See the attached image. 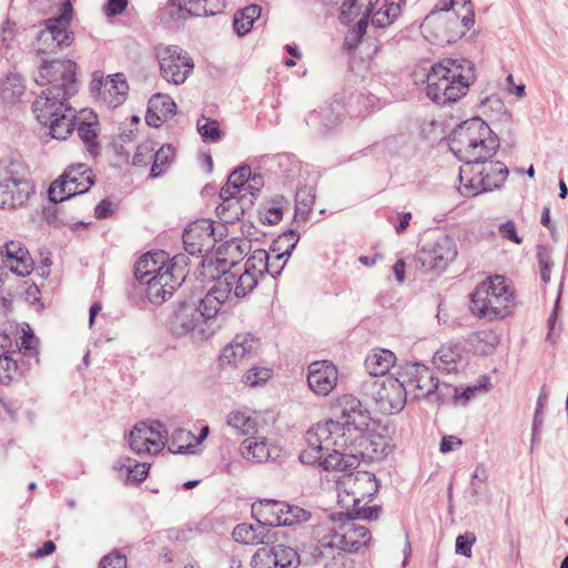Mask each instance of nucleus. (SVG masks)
<instances>
[{"label": "nucleus", "instance_id": "obj_1", "mask_svg": "<svg viewBox=\"0 0 568 568\" xmlns=\"http://www.w3.org/2000/svg\"><path fill=\"white\" fill-rule=\"evenodd\" d=\"M136 280L146 286L145 294L153 304H162L185 280V268L176 257L164 251L146 253L135 264Z\"/></svg>", "mask_w": 568, "mask_h": 568}, {"label": "nucleus", "instance_id": "obj_2", "mask_svg": "<svg viewBox=\"0 0 568 568\" xmlns=\"http://www.w3.org/2000/svg\"><path fill=\"white\" fill-rule=\"evenodd\" d=\"M356 519L358 518L353 513H338L314 528L317 550L322 556L333 555L335 550L358 552L369 545V529Z\"/></svg>", "mask_w": 568, "mask_h": 568}, {"label": "nucleus", "instance_id": "obj_3", "mask_svg": "<svg viewBox=\"0 0 568 568\" xmlns=\"http://www.w3.org/2000/svg\"><path fill=\"white\" fill-rule=\"evenodd\" d=\"M475 80L474 67L465 59H443L426 75V95L438 104L456 102Z\"/></svg>", "mask_w": 568, "mask_h": 568}, {"label": "nucleus", "instance_id": "obj_4", "mask_svg": "<svg viewBox=\"0 0 568 568\" xmlns=\"http://www.w3.org/2000/svg\"><path fill=\"white\" fill-rule=\"evenodd\" d=\"M518 307L517 290L504 275H490L476 285L470 295L469 310L475 317L500 321L511 316Z\"/></svg>", "mask_w": 568, "mask_h": 568}, {"label": "nucleus", "instance_id": "obj_5", "mask_svg": "<svg viewBox=\"0 0 568 568\" xmlns=\"http://www.w3.org/2000/svg\"><path fill=\"white\" fill-rule=\"evenodd\" d=\"M378 489V480L369 471L358 470L344 475L337 481L338 504L359 519L375 520L381 514V507L368 506V503Z\"/></svg>", "mask_w": 568, "mask_h": 568}, {"label": "nucleus", "instance_id": "obj_6", "mask_svg": "<svg viewBox=\"0 0 568 568\" xmlns=\"http://www.w3.org/2000/svg\"><path fill=\"white\" fill-rule=\"evenodd\" d=\"M449 146L459 160L470 164L490 158L498 148V141L481 119L474 118L454 131Z\"/></svg>", "mask_w": 568, "mask_h": 568}, {"label": "nucleus", "instance_id": "obj_7", "mask_svg": "<svg viewBox=\"0 0 568 568\" xmlns=\"http://www.w3.org/2000/svg\"><path fill=\"white\" fill-rule=\"evenodd\" d=\"M71 97H59L57 89H45L34 100L32 110L49 134L55 140H67L75 129L77 111L69 103Z\"/></svg>", "mask_w": 568, "mask_h": 568}, {"label": "nucleus", "instance_id": "obj_8", "mask_svg": "<svg viewBox=\"0 0 568 568\" xmlns=\"http://www.w3.org/2000/svg\"><path fill=\"white\" fill-rule=\"evenodd\" d=\"M305 448L300 454V460L306 465H316L325 452L346 444L338 420L328 418L311 427L305 434Z\"/></svg>", "mask_w": 568, "mask_h": 568}, {"label": "nucleus", "instance_id": "obj_9", "mask_svg": "<svg viewBox=\"0 0 568 568\" xmlns=\"http://www.w3.org/2000/svg\"><path fill=\"white\" fill-rule=\"evenodd\" d=\"M332 415L342 426V433H349L352 436L367 434L372 427H376V420L371 417L369 412L362 405L361 400L349 394L335 398L331 405Z\"/></svg>", "mask_w": 568, "mask_h": 568}, {"label": "nucleus", "instance_id": "obj_10", "mask_svg": "<svg viewBox=\"0 0 568 568\" xmlns=\"http://www.w3.org/2000/svg\"><path fill=\"white\" fill-rule=\"evenodd\" d=\"M34 191L27 169L22 164L11 162L7 168L6 176L0 181V207L20 209L28 203Z\"/></svg>", "mask_w": 568, "mask_h": 568}, {"label": "nucleus", "instance_id": "obj_11", "mask_svg": "<svg viewBox=\"0 0 568 568\" xmlns=\"http://www.w3.org/2000/svg\"><path fill=\"white\" fill-rule=\"evenodd\" d=\"M155 58L161 78L174 85L183 84L194 70L192 57L179 45L159 44Z\"/></svg>", "mask_w": 568, "mask_h": 568}, {"label": "nucleus", "instance_id": "obj_12", "mask_svg": "<svg viewBox=\"0 0 568 568\" xmlns=\"http://www.w3.org/2000/svg\"><path fill=\"white\" fill-rule=\"evenodd\" d=\"M72 18L71 1L63 0L59 17L45 20L44 29L38 36V52L53 53L57 49L71 45L74 39L70 30Z\"/></svg>", "mask_w": 568, "mask_h": 568}, {"label": "nucleus", "instance_id": "obj_13", "mask_svg": "<svg viewBox=\"0 0 568 568\" xmlns=\"http://www.w3.org/2000/svg\"><path fill=\"white\" fill-rule=\"evenodd\" d=\"M93 178V172L87 164H71L51 183L48 191L49 199L58 203L77 194H82L92 186Z\"/></svg>", "mask_w": 568, "mask_h": 568}, {"label": "nucleus", "instance_id": "obj_14", "mask_svg": "<svg viewBox=\"0 0 568 568\" xmlns=\"http://www.w3.org/2000/svg\"><path fill=\"white\" fill-rule=\"evenodd\" d=\"M252 516L264 527L292 526L307 520L308 513L284 501L265 499L252 505Z\"/></svg>", "mask_w": 568, "mask_h": 568}, {"label": "nucleus", "instance_id": "obj_15", "mask_svg": "<svg viewBox=\"0 0 568 568\" xmlns=\"http://www.w3.org/2000/svg\"><path fill=\"white\" fill-rule=\"evenodd\" d=\"M36 81L40 85L50 84L48 89H57L59 97H72L78 91L77 63L71 60L43 62Z\"/></svg>", "mask_w": 568, "mask_h": 568}, {"label": "nucleus", "instance_id": "obj_16", "mask_svg": "<svg viewBox=\"0 0 568 568\" xmlns=\"http://www.w3.org/2000/svg\"><path fill=\"white\" fill-rule=\"evenodd\" d=\"M129 446L136 455H156L168 443V433L159 422H139L131 429Z\"/></svg>", "mask_w": 568, "mask_h": 568}, {"label": "nucleus", "instance_id": "obj_17", "mask_svg": "<svg viewBox=\"0 0 568 568\" xmlns=\"http://www.w3.org/2000/svg\"><path fill=\"white\" fill-rule=\"evenodd\" d=\"M457 255L458 251L454 239L447 234H440L420 250L419 261L425 268L445 271Z\"/></svg>", "mask_w": 568, "mask_h": 568}, {"label": "nucleus", "instance_id": "obj_18", "mask_svg": "<svg viewBox=\"0 0 568 568\" xmlns=\"http://www.w3.org/2000/svg\"><path fill=\"white\" fill-rule=\"evenodd\" d=\"M400 381L414 399L425 398L437 388L438 382L432 369L419 363L406 364L399 369Z\"/></svg>", "mask_w": 568, "mask_h": 568}, {"label": "nucleus", "instance_id": "obj_19", "mask_svg": "<svg viewBox=\"0 0 568 568\" xmlns=\"http://www.w3.org/2000/svg\"><path fill=\"white\" fill-rule=\"evenodd\" d=\"M301 564L298 552L285 545H274L258 548L251 559L253 568H297Z\"/></svg>", "mask_w": 568, "mask_h": 568}, {"label": "nucleus", "instance_id": "obj_20", "mask_svg": "<svg viewBox=\"0 0 568 568\" xmlns=\"http://www.w3.org/2000/svg\"><path fill=\"white\" fill-rule=\"evenodd\" d=\"M399 371L397 374L385 376L376 392V403L387 415L400 412L407 402L408 390L405 387Z\"/></svg>", "mask_w": 568, "mask_h": 568}, {"label": "nucleus", "instance_id": "obj_21", "mask_svg": "<svg viewBox=\"0 0 568 568\" xmlns=\"http://www.w3.org/2000/svg\"><path fill=\"white\" fill-rule=\"evenodd\" d=\"M258 341L248 334L236 335L220 355L223 367H239L257 354Z\"/></svg>", "mask_w": 568, "mask_h": 568}, {"label": "nucleus", "instance_id": "obj_22", "mask_svg": "<svg viewBox=\"0 0 568 568\" xmlns=\"http://www.w3.org/2000/svg\"><path fill=\"white\" fill-rule=\"evenodd\" d=\"M214 243L213 221L209 219L194 221L183 233V244L191 255L207 252Z\"/></svg>", "mask_w": 568, "mask_h": 568}, {"label": "nucleus", "instance_id": "obj_23", "mask_svg": "<svg viewBox=\"0 0 568 568\" xmlns=\"http://www.w3.org/2000/svg\"><path fill=\"white\" fill-rule=\"evenodd\" d=\"M338 382L337 367L329 361H315L308 365L307 383L311 390L318 396H326Z\"/></svg>", "mask_w": 568, "mask_h": 568}, {"label": "nucleus", "instance_id": "obj_24", "mask_svg": "<svg viewBox=\"0 0 568 568\" xmlns=\"http://www.w3.org/2000/svg\"><path fill=\"white\" fill-rule=\"evenodd\" d=\"M205 324L195 300L179 303L170 320L171 332L178 336L186 335Z\"/></svg>", "mask_w": 568, "mask_h": 568}, {"label": "nucleus", "instance_id": "obj_25", "mask_svg": "<svg viewBox=\"0 0 568 568\" xmlns=\"http://www.w3.org/2000/svg\"><path fill=\"white\" fill-rule=\"evenodd\" d=\"M2 263L14 274L27 276L33 271L34 262L29 250L19 241H9L0 250Z\"/></svg>", "mask_w": 568, "mask_h": 568}, {"label": "nucleus", "instance_id": "obj_26", "mask_svg": "<svg viewBox=\"0 0 568 568\" xmlns=\"http://www.w3.org/2000/svg\"><path fill=\"white\" fill-rule=\"evenodd\" d=\"M220 285L227 293L229 297L234 294L235 297H244L251 293L258 284V281L244 268L233 265L231 270L223 272L217 278Z\"/></svg>", "mask_w": 568, "mask_h": 568}, {"label": "nucleus", "instance_id": "obj_27", "mask_svg": "<svg viewBox=\"0 0 568 568\" xmlns=\"http://www.w3.org/2000/svg\"><path fill=\"white\" fill-rule=\"evenodd\" d=\"M281 447L266 437L246 438L241 444V454L247 460L265 463L280 456Z\"/></svg>", "mask_w": 568, "mask_h": 568}, {"label": "nucleus", "instance_id": "obj_28", "mask_svg": "<svg viewBox=\"0 0 568 568\" xmlns=\"http://www.w3.org/2000/svg\"><path fill=\"white\" fill-rule=\"evenodd\" d=\"M176 113L174 100L165 93L153 94L148 103L145 121L150 126L159 128Z\"/></svg>", "mask_w": 568, "mask_h": 568}, {"label": "nucleus", "instance_id": "obj_29", "mask_svg": "<svg viewBox=\"0 0 568 568\" xmlns=\"http://www.w3.org/2000/svg\"><path fill=\"white\" fill-rule=\"evenodd\" d=\"M232 536L236 542L243 545H270L276 540L271 529L258 521L255 525L247 523L236 525Z\"/></svg>", "mask_w": 568, "mask_h": 568}, {"label": "nucleus", "instance_id": "obj_30", "mask_svg": "<svg viewBox=\"0 0 568 568\" xmlns=\"http://www.w3.org/2000/svg\"><path fill=\"white\" fill-rule=\"evenodd\" d=\"M379 429L381 426L376 422V427H372L367 434H361L359 436L354 437V440L358 442L362 455H366L374 459L381 458L387 454L389 440L385 434L379 432Z\"/></svg>", "mask_w": 568, "mask_h": 568}, {"label": "nucleus", "instance_id": "obj_31", "mask_svg": "<svg viewBox=\"0 0 568 568\" xmlns=\"http://www.w3.org/2000/svg\"><path fill=\"white\" fill-rule=\"evenodd\" d=\"M78 125V134L88 151L92 155H97L99 153V131L100 124L98 115L91 110H82L80 112Z\"/></svg>", "mask_w": 568, "mask_h": 568}, {"label": "nucleus", "instance_id": "obj_32", "mask_svg": "<svg viewBox=\"0 0 568 568\" xmlns=\"http://www.w3.org/2000/svg\"><path fill=\"white\" fill-rule=\"evenodd\" d=\"M229 300L227 293L220 285V282L216 280L210 291L204 295L200 301H195L197 303L199 311L203 320L206 322L215 317L221 310L222 305Z\"/></svg>", "mask_w": 568, "mask_h": 568}, {"label": "nucleus", "instance_id": "obj_33", "mask_svg": "<svg viewBox=\"0 0 568 568\" xmlns=\"http://www.w3.org/2000/svg\"><path fill=\"white\" fill-rule=\"evenodd\" d=\"M400 11V4L395 0H376L374 4L368 6L367 17L371 16L372 24L385 28L393 23Z\"/></svg>", "mask_w": 568, "mask_h": 568}, {"label": "nucleus", "instance_id": "obj_34", "mask_svg": "<svg viewBox=\"0 0 568 568\" xmlns=\"http://www.w3.org/2000/svg\"><path fill=\"white\" fill-rule=\"evenodd\" d=\"M239 194V190L229 181L220 191L222 203L217 205L216 212L217 215H220V217L226 222L240 219V216L243 214V210L240 207L237 201Z\"/></svg>", "mask_w": 568, "mask_h": 568}, {"label": "nucleus", "instance_id": "obj_35", "mask_svg": "<svg viewBox=\"0 0 568 568\" xmlns=\"http://www.w3.org/2000/svg\"><path fill=\"white\" fill-rule=\"evenodd\" d=\"M317 464L327 471H347L356 468L359 464V459L354 454H344L338 447H333L329 452H325Z\"/></svg>", "mask_w": 568, "mask_h": 568}, {"label": "nucleus", "instance_id": "obj_36", "mask_svg": "<svg viewBox=\"0 0 568 568\" xmlns=\"http://www.w3.org/2000/svg\"><path fill=\"white\" fill-rule=\"evenodd\" d=\"M396 356L385 348L373 349L365 359V368L372 376H387L388 371L395 365Z\"/></svg>", "mask_w": 568, "mask_h": 568}, {"label": "nucleus", "instance_id": "obj_37", "mask_svg": "<svg viewBox=\"0 0 568 568\" xmlns=\"http://www.w3.org/2000/svg\"><path fill=\"white\" fill-rule=\"evenodd\" d=\"M226 424L243 436L253 435L257 432L258 414L248 409H234L227 414Z\"/></svg>", "mask_w": 568, "mask_h": 568}, {"label": "nucleus", "instance_id": "obj_38", "mask_svg": "<svg viewBox=\"0 0 568 568\" xmlns=\"http://www.w3.org/2000/svg\"><path fill=\"white\" fill-rule=\"evenodd\" d=\"M106 87L101 92V101L109 108H116L122 104L129 90L125 77L122 73L110 75Z\"/></svg>", "mask_w": 568, "mask_h": 568}, {"label": "nucleus", "instance_id": "obj_39", "mask_svg": "<svg viewBox=\"0 0 568 568\" xmlns=\"http://www.w3.org/2000/svg\"><path fill=\"white\" fill-rule=\"evenodd\" d=\"M462 362V353L458 346L453 344H443L433 358V363L437 369L444 373L457 372Z\"/></svg>", "mask_w": 568, "mask_h": 568}, {"label": "nucleus", "instance_id": "obj_40", "mask_svg": "<svg viewBox=\"0 0 568 568\" xmlns=\"http://www.w3.org/2000/svg\"><path fill=\"white\" fill-rule=\"evenodd\" d=\"M480 162L460 170V191L466 196H474L485 192Z\"/></svg>", "mask_w": 568, "mask_h": 568}, {"label": "nucleus", "instance_id": "obj_41", "mask_svg": "<svg viewBox=\"0 0 568 568\" xmlns=\"http://www.w3.org/2000/svg\"><path fill=\"white\" fill-rule=\"evenodd\" d=\"M483 171V183L485 192L494 191L500 187L508 176L507 166L498 161L480 162Z\"/></svg>", "mask_w": 568, "mask_h": 568}, {"label": "nucleus", "instance_id": "obj_42", "mask_svg": "<svg viewBox=\"0 0 568 568\" xmlns=\"http://www.w3.org/2000/svg\"><path fill=\"white\" fill-rule=\"evenodd\" d=\"M468 343L474 353L487 355L499 344V336L494 329H483L470 334Z\"/></svg>", "mask_w": 568, "mask_h": 568}, {"label": "nucleus", "instance_id": "obj_43", "mask_svg": "<svg viewBox=\"0 0 568 568\" xmlns=\"http://www.w3.org/2000/svg\"><path fill=\"white\" fill-rule=\"evenodd\" d=\"M271 267L270 254L265 250H254L246 258L242 268L260 281L265 273H272Z\"/></svg>", "mask_w": 568, "mask_h": 568}, {"label": "nucleus", "instance_id": "obj_44", "mask_svg": "<svg viewBox=\"0 0 568 568\" xmlns=\"http://www.w3.org/2000/svg\"><path fill=\"white\" fill-rule=\"evenodd\" d=\"M261 16V8L257 4H251L240 10L234 16L233 27L237 34L243 36L251 31L254 21Z\"/></svg>", "mask_w": 568, "mask_h": 568}, {"label": "nucleus", "instance_id": "obj_45", "mask_svg": "<svg viewBox=\"0 0 568 568\" xmlns=\"http://www.w3.org/2000/svg\"><path fill=\"white\" fill-rule=\"evenodd\" d=\"M201 438L193 435L192 432L186 429H176L169 444L170 452L174 454L185 453L189 448L196 446Z\"/></svg>", "mask_w": 568, "mask_h": 568}, {"label": "nucleus", "instance_id": "obj_46", "mask_svg": "<svg viewBox=\"0 0 568 568\" xmlns=\"http://www.w3.org/2000/svg\"><path fill=\"white\" fill-rule=\"evenodd\" d=\"M196 129L203 141L215 143L223 136V131L220 123L207 116H200L196 121Z\"/></svg>", "mask_w": 568, "mask_h": 568}, {"label": "nucleus", "instance_id": "obj_47", "mask_svg": "<svg viewBox=\"0 0 568 568\" xmlns=\"http://www.w3.org/2000/svg\"><path fill=\"white\" fill-rule=\"evenodd\" d=\"M371 0H345L341 8V19L344 23L352 22L359 16L367 17Z\"/></svg>", "mask_w": 568, "mask_h": 568}, {"label": "nucleus", "instance_id": "obj_48", "mask_svg": "<svg viewBox=\"0 0 568 568\" xmlns=\"http://www.w3.org/2000/svg\"><path fill=\"white\" fill-rule=\"evenodd\" d=\"M174 158V149L171 145H162L156 151H153V160L151 165V176L156 178L161 175L168 164Z\"/></svg>", "mask_w": 568, "mask_h": 568}, {"label": "nucleus", "instance_id": "obj_49", "mask_svg": "<svg viewBox=\"0 0 568 568\" xmlns=\"http://www.w3.org/2000/svg\"><path fill=\"white\" fill-rule=\"evenodd\" d=\"M155 146L156 143L151 139L142 141L136 146L135 153L133 155V165L146 168L148 165L152 164L153 151Z\"/></svg>", "mask_w": 568, "mask_h": 568}, {"label": "nucleus", "instance_id": "obj_50", "mask_svg": "<svg viewBox=\"0 0 568 568\" xmlns=\"http://www.w3.org/2000/svg\"><path fill=\"white\" fill-rule=\"evenodd\" d=\"M271 376L270 368L255 366L244 373L242 382L248 387H256L266 383Z\"/></svg>", "mask_w": 568, "mask_h": 568}, {"label": "nucleus", "instance_id": "obj_51", "mask_svg": "<svg viewBox=\"0 0 568 568\" xmlns=\"http://www.w3.org/2000/svg\"><path fill=\"white\" fill-rule=\"evenodd\" d=\"M297 239L296 234L293 231L285 233L281 236L274 244V246H278L277 248L273 247V252H277L275 255L276 260H287V256L291 254V250H293L296 245Z\"/></svg>", "mask_w": 568, "mask_h": 568}, {"label": "nucleus", "instance_id": "obj_52", "mask_svg": "<svg viewBox=\"0 0 568 568\" xmlns=\"http://www.w3.org/2000/svg\"><path fill=\"white\" fill-rule=\"evenodd\" d=\"M18 371L17 362L9 355H0V383L9 384Z\"/></svg>", "mask_w": 568, "mask_h": 568}, {"label": "nucleus", "instance_id": "obj_53", "mask_svg": "<svg viewBox=\"0 0 568 568\" xmlns=\"http://www.w3.org/2000/svg\"><path fill=\"white\" fill-rule=\"evenodd\" d=\"M225 9V0H201L195 8V17H207L222 13Z\"/></svg>", "mask_w": 568, "mask_h": 568}, {"label": "nucleus", "instance_id": "obj_54", "mask_svg": "<svg viewBox=\"0 0 568 568\" xmlns=\"http://www.w3.org/2000/svg\"><path fill=\"white\" fill-rule=\"evenodd\" d=\"M283 219V209L281 205H267L260 211V221L263 224L276 225Z\"/></svg>", "mask_w": 568, "mask_h": 568}, {"label": "nucleus", "instance_id": "obj_55", "mask_svg": "<svg viewBox=\"0 0 568 568\" xmlns=\"http://www.w3.org/2000/svg\"><path fill=\"white\" fill-rule=\"evenodd\" d=\"M250 175H251V169L250 166H242L237 170H234L227 181L233 185L235 186L239 192L242 191V189H245L247 186V182L250 180Z\"/></svg>", "mask_w": 568, "mask_h": 568}, {"label": "nucleus", "instance_id": "obj_56", "mask_svg": "<svg viewBox=\"0 0 568 568\" xmlns=\"http://www.w3.org/2000/svg\"><path fill=\"white\" fill-rule=\"evenodd\" d=\"M150 465L146 463H135L128 466L126 479L130 483L139 484L143 481L149 474Z\"/></svg>", "mask_w": 568, "mask_h": 568}, {"label": "nucleus", "instance_id": "obj_57", "mask_svg": "<svg viewBox=\"0 0 568 568\" xmlns=\"http://www.w3.org/2000/svg\"><path fill=\"white\" fill-rule=\"evenodd\" d=\"M99 568H126V557L120 552H110L102 557Z\"/></svg>", "mask_w": 568, "mask_h": 568}, {"label": "nucleus", "instance_id": "obj_58", "mask_svg": "<svg viewBox=\"0 0 568 568\" xmlns=\"http://www.w3.org/2000/svg\"><path fill=\"white\" fill-rule=\"evenodd\" d=\"M476 538L474 535L458 536L456 539V551L466 557L471 556V546Z\"/></svg>", "mask_w": 568, "mask_h": 568}, {"label": "nucleus", "instance_id": "obj_59", "mask_svg": "<svg viewBox=\"0 0 568 568\" xmlns=\"http://www.w3.org/2000/svg\"><path fill=\"white\" fill-rule=\"evenodd\" d=\"M501 237L507 239L516 244H520L523 239L517 235L516 225L513 221H507L499 227Z\"/></svg>", "mask_w": 568, "mask_h": 568}, {"label": "nucleus", "instance_id": "obj_60", "mask_svg": "<svg viewBox=\"0 0 568 568\" xmlns=\"http://www.w3.org/2000/svg\"><path fill=\"white\" fill-rule=\"evenodd\" d=\"M128 0H109L104 7V13L108 17L121 14L128 7Z\"/></svg>", "mask_w": 568, "mask_h": 568}, {"label": "nucleus", "instance_id": "obj_61", "mask_svg": "<svg viewBox=\"0 0 568 568\" xmlns=\"http://www.w3.org/2000/svg\"><path fill=\"white\" fill-rule=\"evenodd\" d=\"M463 445V440L456 436L447 435L442 438L439 450L443 454H447L459 448Z\"/></svg>", "mask_w": 568, "mask_h": 568}, {"label": "nucleus", "instance_id": "obj_62", "mask_svg": "<svg viewBox=\"0 0 568 568\" xmlns=\"http://www.w3.org/2000/svg\"><path fill=\"white\" fill-rule=\"evenodd\" d=\"M110 79V75L108 78H104L102 73L100 72H94L93 73V78H92V81H91V91L97 94V97L99 99H101V92L104 90V88L106 87L108 83V80Z\"/></svg>", "mask_w": 568, "mask_h": 568}, {"label": "nucleus", "instance_id": "obj_63", "mask_svg": "<svg viewBox=\"0 0 568 568\" xmlns=\"http://www.w3.org/2000/svg\"><path fill=\"white\" fill-rule=\"evenodd\" d=\"M114 212L113 203L109 200H102L94 210V215L98 219L110 217Z\"/></svg>", "mask_w": 568, "mask_h": 568}, {"label": "nucleus", "instance_id": "obj_64", "mask_svg": "<svg viewBox=\"0 0 568 568\" xmlns=\"http://www.w3.org/2000/svg\"><path fill=\"white\" fill-rule=\"evenodd\" d=\"M263 185L262 178L260 175H250V180L247 182V186L244 190L250 191L252 195L257 193Z\"/></svg>", "mask_w": 568, "mask_h": 568}]
</instances>
